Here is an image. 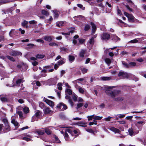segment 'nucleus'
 I'll list each match as a JSON object with an SVG mask.
<instances>
[{
  "label": "nucleus",
  "instance_id": "1",
  "mask_svg": "<svg viewBox=\"0 0 146 146\" xmlns=\"http://www.w3.org/2000/svg\"><path fill=\"white\" fill-rule=\"evenodd\" d=\"M113 86H107L105 87L106 93L110 96L114 100L116 101H121L123 100V98L121 97L116 98L118 94H119V90H116L112 92L110 90L111 89Z\"/></svg>",
  "mask_w": 146,
  "mask_h": 146
},
{
  "label": "nucleus",
  "instance_id": "2",
  "mask_svg": "<svg viewBox=\"0 0 146 146\" xmlns=\"http://www.w3.org/2000/svg\"><path fill=\"white\" fill-rule=\"evenodd\" d=\"M58 79L56 77L48 79L47 80L42 82L44 84L48 85L49 86L53 85L56 84L57 82Z\"/></svg>",
  "mask_w": 146,
  "mask_h": 146
},
{
  "label": "nucleus",
  "instance_id": "3",
  "mask_svg": "<svg viewBox=\"0 0 146 146\" xmlns=\"http://www.w3.org/2000/svg\"><path fill=\"white\" fill-rule=\"evenodd\" d=\"M65 133L64 135V138L66 141H69L70 137L67 132L68 133L72 135L73 134V130L72 129L67 128L65 129Z\"/></svg>",
  "mask_w": 146,
  "mask_h": 146
},
{
  "label": "nucleus",
  "instance_id": "4",
  "mask_svg": "<svg viewBox=\"0 0 146 146\" xmlns=\"http://www.w3.org/2000/svg\"><path fill=\"white\" fill-rule=\"evenodd\" d=\"M101 36V39L105 41L108 40L111 37L110 35L107 33H104L102 34Z\"/></svg>",
  "mask_w": 146,
  "mask_h": 146
},
{
  "label": "nucleus",
  "instance_id": "5",
  "mask_svg": "<svg viewBox=\"0 0 146 146\" xmlns=\"http://www.w3.org/2000/svg\"><path fill=\"white\" fill-rule=\"evenodd\" d=\"M56 107L61 109L62 111L66 110L67 108L66 106L62 103H61L58 104L57 106Z\"/></svg>",
  "mask_w": 146,
  "mask_h": 146
},
{
  "label": "nucleus",
  "instance_id": "6",
  "mask_svg": "<svg viewBox=\"0 0 146 146\" xmlns=\"http://www.w3.org/2000/svg\"><path fill=\"white\" fill-rule=\"evenodd\" d=\"M118 76H121L123 78H128L129 77V74L124 72H120L118 74Z\"/></svg>",
  "mask_w": 146,
  "mask_h": 146
},
{
  "label": "nucleus",
  "instance_id": "7",
  "mask_svg": "<svg viewBox=\"0 0 146 146\" xmlns=\"http://www.w3.org/2000/svg\"><path fill=\"white\" fill-rule=\"evenodd\" d=\"M124 15L128 18L129 21L132 22L133 21L135 18L132 15L129 14L126 12H124Z\"/></svg>",
  "mask_w": 146,
  "mask_h": 146
},
{
  "label": "nucleus",
  "instance_id": "8",
  "mask_svg": "<svg viewBox=\"0 0 146 146\" xmlns=\"http://www.w3.org/2000/svg\"><path fill=\"white\" fill-rule=\"evenodd\" d=\"M42 115V113L41 112L38 110H37L35 112V114L33 117L32 118L36 117L35 119L36 120H37L40 117V116H41Z\"/></svg>",
  "mask_w": 146,
  "mask_h": 146
},
{
  "label": "nucleus",
  "instance_id": "9",
  "mask_svg": "<svg viewBox=\"0 0 146 146\" xmlns=\"http://www.w3.org/2000/svg\"><path fill=\"white\" fill-rule=\"evenodd\" d=\"M11 123L14 125L16 128H17L19 127V124L17 121L15 119L14 116H12L11 117Z\"/></svg>",
  "mask_w": 146,
  "mask_h": 146
},
{
  "label": "nucleus",
  "instance_id": "10",
  "mask_svg": "<svg viewBox=\"0 0 146 146\" xmlns=\"http://www.w3.org/2000/svg\"><path fill=\"white\" fill-rule=\"evenodd\" d=\"M10 54L14 56L18 55H21L22 53L20 52L17 51H13L10 53Z\"/></svg>",
  "mask_w": 146,
  "mask_h": 146
},
{
  "label": "nucleus",
  "instance_id": "11",
  "mask_svg": "<svg viewBox=\"0 0 146 146\" xmlns=\"http://www.w3.org/2000/svg\"><path fill=\"white\" fill-rule=\"evenodd\" d=\"M44 102L50 106L52 107L54 106V104L53 102L47 99H44Z\"/></svg>",
  "mask_w": 146,
  "mask_h": 146
},
{
  "label": "nucleus",
  "instance_id": "12",
  "mask_svg": "<svg viewBox=\"0 0 146 146\" xmlns=\"http://www.w3.org/2000/svg\"><path fill=\"white\" fill-rule=\"evenodd\" d=\"M110 38L113 40L115 42L119 41L120 40V39L115 35H111Z\"/></svg>",
  "mask_w": 146,
  "mask_h": 146
},
{
  "label": "nucleus",
  "instance_id": "13",
  "mask_svg": "<svg viewBox=\"0 0 146 146\" xmlns=\"http://www.w3.org/2000/svg\"><path fill=\"white\" fill-rule=\"evenodd\" d=\"M53 38V37L52 36H47L43 37V39L49 42L52 40Z\"/></svg>",
  "mask_w": 146,
  "mask_h": 146
},
{
  "label": "nucleus",
  "instance_id": "14",
  "mask_svg": "<svg viewBox=\"0 0 146 146\" xmlns=\"http://www.w3.org/2000/svg\"><path fill=\"white\" fill-rule=\"evenodd\" d=\"M109 129L111 131L114 132L115 133H120L121 131L119 129L113 127H111Z\"/></svg>",
  "mask_w": 146,
  "mask_h": 146
},
{
  "label": "nucleus",
  "instance_id": "15",
  "mask_svg": "<svg viewBox=\"0 0 146 146\" xmlns=\"http://www.w3.org/2000/svg\"><path fill=\"white\" fill-rule=\"evenodd\" d=\"M17 34V31L14 29H12L9 33L10 37L13 38V36Z\"/></svg>",
  "mask_w": 146,
  "mask_h": 146
},
{
  "label": "nucleus",
  "instance_id": "16",
  "mask_svg": "<svg viewBox=\"0 0 146 146\" xmlns=\"http://www.w3.org/2000/svg\"><path fill=\"white\" fill-rule=\"evenodd\" d=\"M96 35L92 37L88 41V43L92 46L93 45L94 43V38H96Z\"/></svg>",
  "mask_w": 146,
  "mask_h": 146
},
{
  "label": "nucleus",
  "instance_id": "17",
  "mask_svg": "<svg viewBox=\"0 0 146 146\" xmlns=\"http://www.w3.org/2000/svg\"><path fill=\"white\" fill-rule=\"evenodd\" d=\"M86 50L85 49H82L80 52L79 56L80 57L83 58L84 57V54L86 53Z\"/></svg>",
  "mask_w": 146,
  "mask_h": 146
},
{
  "label": "nucleus",
  "instance_id": "18",
  "mask_svg": "<svg viewBox=\"0 0 146 146\" xmlns=\"http://www.w3.org/2000/svg\"><path fill=\"white\" fill-rule=\"evenodd\" d=\"M52 11L53 13L54 19L57 18L60 13V12L56 10H52Z\"/></svg>",
  "mask_w": 146,
  "mask_h": 146
},
{
  "label": "nucleus",
  "instance_id": "19",
  "mask_svg": "<svg viewBox=\"0 0 146 146\" xmlns=\"http://www.w3.org/2000/svg\"><path fill=\"white\" fill-rule=\"evenodd\" d=\"M91 25L92 27V34H93L94 33L96 29V25L92 22L91 23Z\"/></svg>",
  "mask_w": 146,
  "mask_h": 146
},
{
  "label": "nucleus",
  "instance_id": "20",
  "mask_svg": "<svg viewBox=\"0 0 146 146\" xmlns=\"http://www.w3.org/2000/svg\"><path fill=\"white\" fill-rule=\"evenodd\" d=\"M51 68V66H47L43 67V68L44 69L41 71V72H44V73H46L47 71V70L50 69Z\"/></svg>",
  "mask_w": 146,
  "mask_h": 146
},
{
  "label": "nucleus",
  "instance_id": "21",
  "mask_svg": "<svg viewBox=\"0 0 146 146\" xmlns=\"http://www.w3.org/2000/svg\"><path fill=\"white\" fill-rule=\"evenodd\" d=\"M86 123L85 122H83L82 121H80L77 123H75V124L76 125H78L79 126H82L83 127H86V125H85Z\"/></svg>",
  "mask_w": 146,
  "mask_h": 146
},
{
  "label": "nucleus",
  "instance_id": "22",
  "mask_svg": "<svg viewBox=\"0 0 146 146\" xmlns=\"http://www.w3.org/2000/svg\"><path fill=\"white\" fill-rule=\"evenodd\" d=\"M44 113L45 114H49L52 113V111L51 110L48 108H45L44 110Z\"/></svg>",
  "mask_w": 146,
  "mask_h": 146
},
{
  "label": "nucleus",
  "instance_id": "23",
  "mask_svg": "<svg viewBox=\"0 0 146 146\" xmlns=\"http://www.w3.org/2000/svg\"><path fill=\"white\" fill-rule=\"evenodd\" d=\"M75 87L78 90L79 92L80 93L83 94L85 90L84 89L80 86H78L76 85L75 86Z\"/></svg>",
  "mask_w": 146,
  "mask_h": 146
},
{
  "label": "nucleus",
  "instance_id": "24",
  "mask_svg": "<svg viewBox=\"0 0 146 146\" xmlns=\"http://www.w3.org/2000/svg\"><path fill=\"white\" fill-rule=\"evenodd\" d=\"M35 133L38 135H42L44 133V130H37L35 131Z\"/></svg>",
  "mask_w": 146,
  "mask_h": 146
},
{
  "label": "nucleus",
  "instance_id": "25",
  "mask_svg": "<svg viewBox=\"0 0 146 146\" xmlns=\"http://www.w3.org/2000/svg\"><path fill=\"white\" fill-rule=\"evenodd\" d=\"M0 99L3 102H7L8 101V99L3 95L0 96Z\"/></svg>",
  "mask_w": 146,
  "mask_h": 146
},
{
  "label": "nucleus",
  "instance_id": "26",
  "mask_svg": "<svg viewBox=\"0 0 146 146\" xmlns=\"http://www.w3.org/2000/svg\"><path fill=\"white\" fill-rule=\"evenodd\" d=\"M101 78L102 80L105 81L110 80L112 79L111 77H102Z\"/></svg>",
  "mask_w": 146,
  "mask_h": 146
},
{
  "label": "nucleus",
  "instance_id": "27",
  "mask_svg": "<svg viewBox=\"0 0 146 146\" xmlns=\"http://www.w3.org/2000/svg\"><path fill=\"white\" fill-rule=\"evenodd\" d=\"M64 22L59 21L56 23V25L59 27L63 26L64 24Z\"/></svg>",
  "mask_w": 146,
  "mask_h": 146
},
{
  "label": "nucleus",
  "instance_id": "28",
  "mask_svg": "<svg viewBox=\"0 0 146 146\" xmlns=\"http://www.w3.org/2000/svg\"><path fill=\"white\" fill-rule=\"evenodd\" d=\"M66 99H68V102L70 104L72 107L74 105V103L72 100L70 98V97L68 96H66L65 97Z\"/></svg>",
  "mask_w": 146,
  "mask_h": 146
},
{
  "label": "nucleus",
  "instance_id": "29",
  "mask_svg": "<svg viewBox=\"0 0 146 146\" xmlns=\"http://www.w3.org/2000/svg\"><path fill=\"white\" fill-rule=\"evenodd\" d=\"M20 139L25 140L27 141H33V140L30 138H28L27 137H24L23 136H21Z\"/></svg>",
  "mask_w": 146,
  "mask_h": 146
},
{
  "label": "nucleus",
  "instance_id": "30",
  "mask_svg": "<svg viewBox=\"0 0 146 146\" xmlns=\"http://www.w3.org/2000/svg\"><path fill=\"white\" fill-rule=\"evenodd\" d=\"M65 59H63L60 60L58 61L57 62V63L58 64V65H62L65 63Z\"/></svg>",
  "mask_w": 146,
  "mask_h": 146
},
{
  "label": "nucleus",
  "instance_id": "31",
  "mask_svg": "<svg viewBox=\"0 0 146 146\" xmlns=\"http://www.w3.org/2000/svg\"><path fill=\"white\" fill-rule=\"evenodd\" d=\"M68 58L69 61L71 62H72L75 59L74 56L72 55H69Z\"/></svg>",
  "mask_w": 146,
  "mask_h": 146
},
{
  "label": "nucleus",
  "instance_id": "32",
  "mask_svg": "<svg viewBox=\"0 0 146 146\" xmlns=\"http://www.w3.org/2000/svg\"><path fill=\"white\" fill-rule=\"evenodd\" d=\"M28 23V21L25 20L22 23V25L23 27L27 28L28 27L27 26V25Z\"/></svg>",
  "mask_w": 146,
  "mask_h": 146
},
{
  "label": "nucleus",
  "instance_id": "33",
  "mask_svg": "<svg viewBox=\"0 0 146 146\" xmlns=\"http://www.w3.org/2000/svg\"><path fill=\"white\" fill-rule=\"evenodd\" d=\"M23 111L25 113H27L29 112V108L27 107H25L23 108Z\"/></svg>",
  "mask_w": 146,
  "mask_h": 146
},
{
  "label": "nucleus",
  "instance_id": "34",
  "mask_svg": "<svg viewBox=\"0 0 146 146\" xmlns=\"http://www.w3.org/2000/svg\"><path fill=\"white\" fill-rule=\"evenodd\" d=\"M80 70H81L83 74H84L86 73L87 72L88 70L87 69L84 67L80 68Z\"/></svg>",
  "mask_w": 146,
  "mask_h": 146
},
{
  "label": "nucleus",
  "instance_id": "35",
  "mask_svg": "<svg viewBox=\"0 0 146 146\" xmlns=\"http://www.w3.org/2000/svg\"><path fill=\"white\" fill-rule=\"evenodd\" d=\"M44 130V132L48 135H50L51 134V131L50 130V129L48 128H46Z\"/></svg>",
  "mask_w": 146,
  "mask_h": 146
},
{
  "label": "nucleus",
  "instance_id": "36",
  "mask_svg": "<svg viewBox=\"0 0 146 146\" xmlns=\"http://www.w3.org/2000/svg\"><path fill=\"white\" fill-rule=\"evenodd\" d=\"M106 63L109 66L111 63V60L110 59L108 58H106L105 60Z\"/></svg>",
  "mask_w": 146,
  "mask_h": 146
},
{
  "label": "nucleus",
  "instance_id": "37",
  "mask_svg": "<svg viewBox=\"0 0 146 146\" xmlns=\"http://www.w3.org/2000/svg\"><path fill=\"white\" fill-rule=\"evenodd\" d=\"M54 138L55 139L54 143H59L61 142L58 137L56 136H55Z\"/></svg>",
  "mask_w": 146,
  "mask_h": 146
},
{
  "label": "nucleus",
  "instance_id": "38",
  "mask_svg": "<svg viewBox=\"0 0 146 146\" xmlns=\"http://www.w3.org/2000/svg\"><path fill=\"white\" fill-rule=\"evenodd\" d=\"M41 13L43 15H45L46 16H48L49 15V13L45 10H42L41 11Z\"/></svg>",
  "mask_w": 146,
  "mask_h": 146
},
{
  "label": "nucleus",
  "instance_id": "39",
  "mask_svg": "<svg viewBox=\"0 0 146 146\" xmlns=\"http://www.w3.org/2000/svg\"><path fill=\"white\" fill-rule=\"evenodd\" d=\"M52 17L51 16H50V18L49 19L47 20H46L45 21V23H48L50 24L51 23V21L52 20Z\"/></svg>",
  "mask_w": 146,
  "mask_h": 146
},
{
  "label": "nucleus",
  "instance_id": "40",
  "mask_svg": "<svg viewBox=\"0 0 146 146\" xmlns=\"http://www.w3.org/2000/svg\"><path fill=\"white\" fill-rule=\"evenodd\" d=\"M49 45L50 46H58V44L56 43H55L54 42H52L50 43L49 44Z\"/></svg>",
  "mask_w": 146,
  "mask_h": 146
},
{
  "label": "nucleus",
  "instance_id": "41",
  "mask_svg": "<svg viewBox=\"0 0 146 146\" xmlns=\"http://www.w3.org/2000/svg\"><path fill=\"white\" fill-rule=\"evenodd\" d=\"M83 105V103H78L77 104V106L76 107V109L77 110H78V109L82 107Z\"/></svg>",
  "mask_w": 146,
  "mask_h": 146
},
{
  "label": "nucleus",
  "instance_id": "42",
  "mask_svg": "<svg viewBox=\"0 0 146 146\" xmlns=\"http://www.w3.org/2000/svg\"><path fill=\"white\" fill-rule=\"evenodd\" d=\"M66 92L69 95H71L72 94V90L69 89H66Z\"/></svg>",
  "mask_w": 146,
  "mask_h": 146
},
{
  "label": "nucleus",
  "instance_id": "43",
  "mask_svg": "<svg viewBox=\"0 0 146 146\" xmlns=\"http://www.w3.org/2000/svg\"><path fill=\"white\" fill-rule=\"evenodd\" d=\"M36 57L38 58H42L44 57V55H43L37 54Z\"/></svg>",
  "mask_w": 146,
  "mask_h": 146
},
{
  "label": "nucleus",
  "instance_id": "44",
  "mask_svg": "<svg viewBox=\"0 0 146 146\" xmlns=\"http://www.w3.org/2000/svg\"><path fill=\"white\" fill-rule=\"evenodd\" d=\"M102 118V117H100L99 116H95L94 118V121H95V120H100Z\"/></svg>",
  "mask_w": 146,
  "mask_h": 146
},
{
  "label": "nucleus",
  "instance_id": "45",
  "mask_svg": "<svg viewBox=\"0 0 146 146\" xmlns=\"http://www.w3.org/2000/svg\"><path fill=\"white\" fill-rule=\"evenodd\" d=\"M5 129L8 131H10V127L9 125V124H7V125H5Z\"/></svg>",
  "mask_w": 146,
  "mask_h": 146
},
{
  "label": "nucleus",
  "instance_id": "46",
  "mask_svg": "<svg viewBox=\"0 0 146 146\" xmlns=\"http://www.w3.org/2000/svg\"><path fill=\"white\" fill-rule=\"evenodd\" d=\"M72 99L74 101H77L78 98L77 96L75 94H73L72 96Z\"/></svg>",
  "mask_w": 146,
  "mask_h": 146
},
{
  "label": "nucleus",
  "instance_id": "47",
  "mask_svg": "<svg viewBox=\"0 0 146 146\" xmlns=\"http://www.w3.org/2000/svg\"><path fill=\"white\" fill-rule=\"evenodd\" d=\"M57 86H58V89L61 90H62V84L61 83H58L57 84Z\"/></svg>",
  "mask_w": 146,
  "mask_h": 146
},
{
  "label": "nucleus",
  "instance_id": "48",
  "mask_svg": "<svg viewBox=\"0 0 146 146\" xmlns=\"http://www.w3.org/2000/svg\"><path fill=\"white\" fill-rule=\"evenodd\" d=\"M128 131L130 135L132 136L133 133V129H129L128 130Z\"/></svg>",
  "mask_w": 146,
  "mask_h": 146
},
{
  "label": "nucleus",
  "instance_id": "49",
  "mask_svg": "<svg viewBox=\"0 0 146 146\" xmlns=\"http://www.w3.org/2000/svg\"><path fill=\"white\" fill-rule=\"evenodd\" d=\"M6 57L8 59L13 62L15 61V59L12 57L10 56H7Z\"/></svg>",
  "mask_w": 146,
  "mask_h": 146
},
{
  "label": "nucleus",
  "instance_id": "50",
  "mask_svg": "<svg viewBox=\"0 0 146 146\" xmlns=\"http://www.w3.org/2000/svg\"><path fill=\"white\" fill-rule=\"evenodd\" d=\"M18 114L19 115L20 118H22L23 117V112L21 111H18L17 112Z\"/></svg>",
  "mask_w": 146,
  "mask_h": 146
},
{
  "label": "nucleus",
  "instance_id": "51",
  "mask_svg": "<svg viewBox=\"0 0 146 146\" xmlns=\"http://www.w3.org/2000/svg\"><path fill=\"white\" fill-rule=\"evenodd\" d=\"M122 64L124 65V66L125 67L128 68L129 67V64H128L127 63H125V62H122Z\"/></svg>",
  "mask_w": 146,
  "mask_h": 146
},
{
  "label": "nucleus",
  "instance_id": "52",
  "mask_svg": "<svg viewBox=\"0 0 146 146\" xmlns=\"http://www.w3.org/2000/svg\"><path fill=\"white\" fill-rule=\"evenodd\" d=\"M138 40L137 39H135L133 40H130L129 42L133 43H136L138 42Z\"/></svg>",
  "mask_w": 146,
  "mask_h": 146
},
{
  "label": "nucleus",
  "instance_id": "53",
  "mask_svg": "<svg viewBox=\"0 0 146 146\" xmlns=\"http://www.w3.org/2000/svg\"><path fill=\"white\" fill-rule=\"evenodd\" d=\"M136 64V63L135 62H130L129 63V67L135 66Z\"/></svg>",
  "mask_w": 146,
  "mask_h": 146
},
{
  "label": "nucleus",
  "instance_id": "54",
  "mask_svg": "<svg viewBox=\"0 0 146 146\" xmlns=\"http://www.w3.org/2000/svg\"><path fill=\"white\" fill-rule=\"evenodd\" d=\"M77 6L78 7H80V9H81L82 10H84L85 8L81 4H77Z\"/></svg>",
  "mask_w": 146,
  "mask_h": 146
},
{
  "label": "nucleus",
  "instance_id": "55",
  "mask_svg": "<svg viewBox=\"0 0 146 146\" xmlns=\"http://www.w3.org/2000/svg\"><path fill=\"white\" fill-rule=\"evenodd\" d=\"M94 115H93L90 116H87V118H88V121H89L91 120L92 118H94Z\"/></svg>",
  "mask_w": 146,
  "mask_h": 146
},
{
  "label": "nucleus",
  "instance_id": "56",
  "mask_svg": "<svg viewBox=\"0 0 146 146\" xmlns=\"http://www.w3.org/2000/svg\"><path fill=\"white\" fill-rule=\"evenodd\" d=\"M60 49L61 51L64 52H66L68 50L67 48L64 47H63L60 48Z\"/></svg>",
  "mask_w": 146,
  "mask_h": 146
},
{
  "label": "nucleus",
  "instance_id": "57",
  "mask_svg": "<svg viewBox=\"0 0 146 146\" xmlns=\"http://www.w3.org/2000/svg\"><path fill=\"white\" fill-rule=\"evenodd\" d=\"M2 121L4 123L5 125L8 124V121L6 119H3Z\"/></svg>",
  "mask_w": 146,
  "mask_h": 146
},
{
  "label": "nucleus",
  "instance_id": "58",
  "mask_svg": "<svg viewBox=\"0 0 146 146\" xmlns=\"http://www.w3.org/2000/svg\"><path fill=\"white\" fill-rule=\"evenodd\" d=\"M22 136H23L24 137H27L28 138H31V139L32 138V137H31V136L29 135H28L27 134H24L23 135H22Z\"/></svg>",
  "mask_w": 146,
  "mask_h": 146
},
{
  "label": "nucleus",
  "instance_id": "59",
  "mask_svg": "<svg viewBox=\"0 0 146 146\" xmlns=\"http://www.w3.org/2000/svg\"><path fill=\"white\" fill-rule=\"evenodd\" d=\"M37 23V21L35 20H32L30 21L29 22V23L30 24H35L36 23Z\"/></svg>",
  "mask_w": 146,
  "mask_h": 146
},
{
  "label": "nucleus",
  "instance_id": "60",
  "mask_svg": "<svg viewBox=\"0 0 146 146\" xmlns=\"http://www.w3.org/2000/svg\"><path fill=\"white\" fill-rule=\"evenodd\" d=\"M90 28V26L89 25H86L85 26L84 30L86 31L88 30Z\"/></svg>",
  "mask_w": 146,
  "mask_h": 146
},
{
  "label": "nucleus",
  "instance_id": "61",
  "mask_svg": "<svg viewBox=\"0 0 146 146\" xmlns=\"http://www.w3.org/2000/svg\"><path fill=\"white\" fill-rule=\"evenodd\" d=\"M112 118V117L108 116V117L105 118L104 119L105 121H110V120Z\"/></svg>",
  "mask_w": 146,
  "mask_h": 146
},
{
  "label": "nucleus",
  "instance_id": "62",
  "mask_svg": "<svg viewBox=\"0 0 146 146\" xmlns=\"http://www.w3.org/2000/svg\"><path fill=\"white\" fill-rule=\"evenodd\" d=\"M35 83L36 84V85L38 86H40L41 85L40 83L38 81H34L33 84Z\"/></svg>",
  "mask_w": 146,
  "mask_h": 146
},
{
  "label": "nucleus",
  "instance_id": "63",
  "mask_svg": "<svg viewBox=\"0 0 146 146\" xmlns=\"http://www.w3.org/2000/svg\"><path fill=\"white\" fill-rule=\"evenodd\" d=\"M144 123L145 122L144 121H139L137 122L136 125L137 126H138L139 124H141L142 125H143V123Z\"/></svg>",
  "mask_w": 146,
  "mask_h": 146
},
{
  "label": "nucleus",
  "instance_id": "64",
  "mask_svg": "<svg viewBox=\"0 0 146 146\" xmlns=\"http://www.w3.org/2000/svg\"><path fill=\"white\" fill-rule=\"evenodd\" d=\"M137 61L139 62H142L143 61V60L141 58H139L137 60Z\"/></svg>",
  "mask_w": 146,
  "mask_h": 146
}]
</instances>
